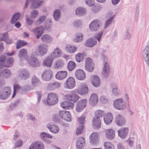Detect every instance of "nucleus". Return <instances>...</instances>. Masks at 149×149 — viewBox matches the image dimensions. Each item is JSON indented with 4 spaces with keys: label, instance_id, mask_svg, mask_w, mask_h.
<instances>
[{
    "label": "nucleus",
    "instance_id": "nucleus-1",
    "mask_svg": "<svg viewBox=\"0 0 149 149\" xmlns=\"http://www.w3.org/2000/svg\"><path fill=\"white\" fill-rule=\"evenodd\" d=\"M99 51L101 54L102 58L103 60L104 63L102 71V76L103 78H107L109 75L111 68L107 63V58L106 56L107 51L104 49H100Z\"/></svg>",
    "mask_w": 149,
    "mask_h": 149
},
{
    "label": "nucleus",
    "instance_id": "nucleus-2",
    "mask_svg": "<svg viewBox=\"0 0 149 149\" xmlns=\"http://www.w3.org/2000/svg\"><path fill=\"white\" fill-rule=\"evenodd\" d=\"M114 108L118 110H124L126 108V103L123 98H119L113 101Z\"/></svg>",
    "mask_w": 149,
    "mask_h": 149
},
{
    "label": "nucleus",
    "instance_id": "nucleus-3",
    "mask_svg": "<svg viewBox=\"0 0 149 149\" xmlns=\"http://www.w3.org/2000/svg\"><path fill=\"white\" fill-rule=\"evenodd\" d=\"M89 89L87 84L85 83L80 84L78 88L75 90V91L81 95H85L88 93Z\"/></svg>",
    "mask_w": 149,
    "mask_h": 149
},
{
    "label": "nucleus",
    "instance_id": "nucleus-4",
    "mask_svg": "<svg viewBox=\"0 0 149 149\" xmlns=\"http://www.w3.org/2000/svg\"><path fill=\"white\" fill-rule=\"evenodd\" d=\"M11 89L10 87L6 86L0 91V99L5 100L8 98L10 95Z\"/></svg>",
    "mask_w": 149,
    "mask_h": 149
},
{
    "label": "nucleus",
    "instance_id": "nucleus-5",
    "mask_svg": "<svg viewBox=\"0 0 149 149\" xmlns=\"http://www.w3.org/2000/svg\"><path fill=\"white\" fill-rule=\"evenodd\" d=\"M58 97L56 95L53 93H50L47 96V102L49 105H54L58 102Z\"/></svg>",
    "mask_w": 149,
    "mask_h": 149
},
{
    "label": "nucleus",
    "instance_id": "nucleus-6",
    "mask_svg": "<svg viewBox=\"0 0 149 149\" xmlns=\"http://www.w3.org/2000/svg\"><path fill=\"white\" fill-rule=\"evenodd\" d=\"M17 77L21 79L26 80L30 77L29 72L26 69H20L17 72Z\"/></svg>",
    "mask_w": 149,
    "mask_h": 149
},
{
    "label": "nucleus",
    "instance_id": "nucleus-7",
    "mask_svg": "<svg viewBox=\"0 0 149 149\" xmlns=\"http://www.w3.org/2000/svg\"><path fill=\"white\" fill-rule=\"evenodd\" d=\"M85 66L86 69L88 71L91 72L93 71L94 65L91 58H88L86 59Z\"/></svg>",
    "mask_w": 149,
    "mask_h": 149
},
{
    "label": "nucleus",
    "instance_id": "nucleus-8",
    "mask_svg": "<svg viewBox=\"0 0 149 149\" xmlns=\"http://www.w3.org/2000/svg\"><path fill=\"white\" fill-rule=\"evenodd\" d=\"M101 24V21L100 20L94 19L90 24L89 28L91 31H96L99 29Z\"/></svg>",
    "mask_w": 149,
    "mask_h": 149
},
{
    "label": "nucleus",
    "instance_id": "nucleus-9",
    "mask_svg": "<svg viewBox=\"0 0 149 149\" xmlns=\"http://www.w3.org/2000/svg\"><path fill=\"white\" fill-rule=\"evenodd\" d=\"M87 101L86 99H83L79 101L76 104V109L78 112L82 111L86 107Z\"/></svg>",
    "mask_w": 149,
    "mask_h": 149
},
{
    "label": "nucleus",
    "instance_id": "nucleus-10",
    "mask_svg": "<svg viewBox=\"0 0 149 149\" xmlns=\"http://www.w3.org/2000/svg\"><path fill=\"white\" fill-rule=\"evenodd\" d=\"M85 118V117L84 116H81L79 118L78 122L79 126L78 127L76 131V134L77 135H78L83 131Z\"/></svg>",
    "mask_w": 149,
    "mask_h": 149
},
{
    "label": "nucleus",
    "instance_id": "nucleus-11",
    "mask_svg": "<svg viewBox=\"0 0 149 149\" xmlns=\"http://www.w3.org/2000/svg\"><path fill=\"white\" fill-rule=\"evenodd\" d=\"M116 123L118 126L122 127L126 124V120L123 116L120 114H118L116 118Z\"/></svg>",
    "mask_w": 149,
    "mask_h": 149
},
{
    "label": "nucleus",
    "instance_id": "nucleus-12",
    "mask_svg": "<svg viewBox=\"0 0 149 149\" xmlns=\"http://www.w3.org/2000/svg\"><path fill=\"white\" fill-rule=\"evenodd\" d=\"M40 137L42 140L46 143L50 144L52 143V141L49 139L52 138V135L45 132H42L40 134Z\"/></svg>",
    "mask_w": 149,
    "mask_h": 149
},
{
    "label": "nucleus",
    "instance_id": "nucleus-13",
    "mask_svg": "<svg viewBox=\"0 0 149 149\" xmlns=\"http://www.w3.org/2000/svg\"><path fill=\"white\" fill-rule=\"evenodd\" d=\"M29 64L33 67L39 66L40 63L38 59L33 56H31L27 59Z\"/></svg>",
    "mask_w": 149,
    "mask_h": 149
},
{
    "label": "nucleus",
    "instance_id": "nucleus-14",
    "mask_svg": "<svg viewBox=\"0 0 149 149\" xmlns=\"http://www.w3.org/2000/svg\"><path fill=\"white\" fill-rule=\"evenodd\" d=\"M75 82L74 79L72 77L68 78L64 84L65 87L66 88L72 89L75 86Z\"/></svg>",
    "mask_w": 149,
    "mask_h": 149
},
{
    "label": "nucleus",
    "instance_id": "nucleus-15",
    "mask_svg": "<svg viewBox=\"0 0 149 149\" xmlns=\"http://www.w3.org/2000/svg\"><path fill=\"white\" fill-rule=\"evenodd\" d=\"M143 57L146 63L149 65V45H146L143 51Z\"/></svg>",
    "mask_w": 149,
    "mask_h": 149
},
{
    "label": "nucleus",
    "instance_id": "nucleus-16",
    "mask_svg": "<svg viewBox=\"0 0 149 149\" xmlns=\"http://www.w3.org/2000/svg\"><path fill=\"white\" fill-rule=\"evenodd\" d=\"M44 30V27L42 26H40L33 29V31L36 35L37 38L39 39L43 34Z\"/></svg>",
    "mask_w": 149,
    "mask_h": 149
},
{
    "label": "nucleus",
    "instance_id": "nucleus-17",
    "mask_svg": "<svg viewBox=\"0 0 149 149\" xmlns=\"http://www.w3.org/2000/svg\"><path fill=\"white\" fill-rule=\"evenodd\" d=\"M29 149H44V146L41 141H36L30 145Z\"/></svg>",
    "mask_w": 149,
    "mask_h": 149
},
{
    "label": "nucleus",
    "instance_id": "nucleus-18",
    "mask_svg": "<svg viewBox=\"0 0 149 149\" xmlns=\"http://www.w3.org/2000/svg\"><path fill=\"white\" fill-rule=\"evenodd\" d=\"M59 114L62 119L68 122L71 121V116L69 112L65 111H60Z\"/></svg>",
    "mask_w": 149,
    "mask_h": 149
},
{
    "label": "nucleus",
    "instance_id": "nucleus-19",
    "mask_svg": "<svg viewBox=\"0 0 149 149\" xmlns=\"http://www.w3.org/2000/svg\"><path fill=\"white\" fill-rule=\"evenodd\" d=\"M76 78L79 80H83L86 78V74L84 71L80 69L77 70L75 73Z\"/></svg>",
    "mask_w": 149,
    "mask_h": 149
},
{
    "label": "nucleus",
    "instance_id": "nucleus-20",
    "mask_svg": "<svg viewBox=\"0 0 149 149\" xmlns=\"http://www.w3.org/2000/svg\"><path fill=\"white\" fill-rule=\"evenodd\" d=\"M52 73L50 70L44 71L42 75V79L45 81H48L50 80L52 77Z\"/></svg>",
    "mask_w": 149,
    "mask_h": 149
},
{
    "label": "nucleus",
    "instance_id": "nucleus-21",
    "mask_svg": "<svg viewBox=\"0 0 149 149\" xmlns=\"http://www.w3.org/2000/svg\"><path fill=\"white\" fill-rule=\"evenodd\" d=\"M99 137V134L96 132H93L90 136V141L92 144L95 145L98 142V139Z\"/></svg>",
    "mask_w": 149,
    "mask_h": 149
},
{
    "label": "nucleus",
    "instance_id": "nucleus-22",
    "mask_svg": "<svg viewBox=\"0 0 149 149\" xmlns=\"http://www.w3.org/2000/svg\"><path fill=\"white\" fill-rule=\"evenodd\" d=\"M48 47V46L46 44L41 45H39L38 47L39 55L41 56L45 55L47 52Z\"/></svg>",
    "mask_w": 149,
    "mask_h": 149
},
{
    "label": "nucleus",
    "instance_id": "nucleus-23",
    "mask_svg": "<svg viewBox=\"0 0 149 149\" xmlns=\"http://www.w3.org/2000/svg\"><path fill=\"white\" fill-rule=\"evenodd\" d=\"M129 129L127 127H123L118 131L119 136L121 138L124 139L127 136Z\"/></svg>",
    "mask_w": 149,
    "mask_h": 149
},
{
    "label": "nucleus",
    "instance_id": "nucleus-24",
    "mask_svg": "<svg viewBox=\"0 0 149 149\" xmlns=\"http://www.w3.org/2000/svg\"><path fill=\"white\" fill-rule=\"evenodd\" d=\"M112 13L111 12H108L107 14V16L109 17L108 19L107 20L105 23L104 29H106L113 22L115 15L112 16Z\"/></svg>",
    "mask_w": 149,
    "mask_h": 149
},
{
    "label": "nucleus",
    "instance_id": "nucleus-25",
    "mask_svg": "<svg viewBox=\"0 0 149 149\" xmlns=\"http://www.w3.org/2000/svg\"><path fill=\"white\" fill-rule=\"evenodd\" d=\"M84 139L81 137L77 139L76 141V147L77 149H82L84 145Z\"/></svg>",
    "mask_w": 149,
    "mask_h": 149
},
{
    "label": "nucleus",
    "instance_id": "nucleus-26",
    "mask_svg": "<svg viewBox=\"0 0 149 149\" xmlns=\"http://www.w3.org/2000/svg\"><path fill=\"white\" fill-rule=\"evenodd\" d=\"M91 82L92 85L96 87H99L100 84L99 77L97 75H93L91 77Z\"/></svg>",
    "mask_w": 149,
    "mask_h": 149
},
{
    "label": "nucleus",
    "instance_id": "nucleus-27",
    "mask_svg": "<svg viewBox=\"0 0 149 149\" xmlns=\"http://www.w3.org/2000/svg\"><path fill=\"white\" fill-rule=\"evenodd\" d=\"M66 98L69 101H72L74 102H76L79 98V96L77 94L72 93L66 95Z\"/></svg>",
    "mask_w": 149,
    "mask_h": 149
},
{
    "label": "nucleus",
    "instance_id": "nucleus-28",
    "mask_svg": "<svg viewBox=\"0 0 149 149\" xmlns=\"http://www.w3.org/2000/svg\"><path fill=\"white\" fill-rule=\"evenodd\" d=\"M113 119L112 114L110 113H108L105 115L104 120L107 125H109L111 123Z\"/></svg>",
    "mask_w": 149,
    "mask_h": 149
},
{
    "label": "nucleus",
    "instance_id": "nucleus-29",
    "mask_svg": "<svg viewBox=\"0 0 149 149\" xmlns=\"http://www.w3.org/2000/svg\"><path fill=\"white\" fill-rule=\"evenodd\" d=\"M98 101V97L96 93L92 94L89 99L90 104L92 106L97 104Z\"/></svg>",
    "mask_w": 149,
    "mask_h": 149
},
{
    "label": "nucleus",
    "instance_id": "nucleus-30",
    "mask_svg": "<svg viewBox=\"0 0 149 149\" xmlns=\"http://www.w3.org/2000/svg\"><path fill=\"white\" fill-rule=\"evenodd\" d=\"M92 125L94 128L98 129L101 126V120L96 117H94L92 120Z\"/></svg>",
    "mask_w": 149,
    "mask_h": 149
},
{
    "label": "nucleus",
    "instance_id": "nucleus-31",
    "mask_svg": "<svg viewBox=\"0 0 149 149\" xmlns=\"http://www.w3.org/2000/svg\"><path fill=\"white\" fill-rule=\"evenodd\" d=\"M18 56L20 60H26L27 56L26 49H21L18 53Z\"/></svg>",
    "mask_w": 149,
    "mask_h": 149
},
{
    "label": "nucleus",
    "instance_id": "nucleus-32",
    "mask_svg": "<svg viewBox=\"0 0 149 149\" xmlns=\"http://www.w3.org/2000/svg\"><path fill=\"white\" fill-rule=\"evenodd\" d=\"M67 74V72L66 71H59L57 73L56 75V79H58L62 80L66 77Z\"/></svg>",
    "mask_w": 149,
    "mask_h": 149
},
{
    "label": "nucleus",
    "instance_id": "nucleus-33",
    "mask_svg": "<svg viewBox=\"0 0 149 149\" xmlns=\"http://www.w3.org/2000/svg\"><path fill=\"white\" fill-rule=\"evenodd\" d=\"M97 41L96 39L90 38L86 40V42L85 45L88 47H92L97 44Z\"/></svg>",
    "mask_w": 149,
    "mask_h": 149
},
{
    "label": "nucleus",
    "instance_id": "nucleus-34",
    "mask_svg": "<svg viewBox=\"0 0 149 149\" xmlns=\"http://www.w3.org/2000/svg\"><path fill=\"white\" fill-rule=\"evenodd\" d=\"M107 138L110 139H113L115 137V132L113 130L110 129L107 130L105 133Z\"/></svg>",
    "mask_w": 149,
    "mask_h": 149
},
{
    "label": "nucleus",
    "instance_id": "nucleus-35",
    "mask_svg": "<svg viewBox=\"0 0 149 149\" xmlns=\"http://www.w3.org/2000/svg\"><path fill=\"white\" fill-rule=\"evenodd\" d=\"M74 105L73 103L68 102H63L61 104V107L65 109H72Z\"/></svg>",
    "mask_w": 149,
    "mask_h": 149
},
{
    "label": "nucleus",
    "instance_id": "nucleus-36",
    "mask_svg": "<svg viewBox=\"0 0 149 149\" xmlns=\"http://www.w3.org/2000/svg\"><path fill=\"white\" fill-rule=\"evenodd\" d=\"M61 50L57 47L54 50V52L52 53L49 56L52 57L53 59L58 57L61 55Z\"/></svg>",
    "mask_w": 149,
    "mask_h": 149
},
{
    "label": "nucleus",
    "instance_id": "nucleus-37",
    "mask_svg": "<svg viewBox=\"0 0 149 149\" xmlns=\"http://www.w3.org/2000/svg\"><path fill=\"white\" fill-rule=\"evenodd\" d=\"M42 41L46 43H50L52 40V38L49 35L46 34L43 35L41 37Z\"/></svg>",
    "mask_w": 149,
    "mask_h": 149
},
{
    "label": "nucleus",
    "instance_id": "nucleus-38",
    "mask_svg": "<svg viewBox=\"0 0 149 149\" xmlns=\"http://www.w3.org/2000/svg\"><path fill=\"white\" fill-rule=\"evenodd\" d=\"M86 12V9L84 8H78L75 10L76 14L78 16H81L84 15L85 14Z\"/></svg>",
    "mask_w": 149,
    "mask_h": 149
},
{
    "label": "nucleus",
    "instance_id": "nucleus-39",
    "mask_svg": "<svg viewBox=\"0 0 149 149\" xmlns=\"http://www.w3.org/2000/svg\"><path fill=\"white\" fill-rule=\"evenodd\" d=\"M60 85L59 83L57 82L49 84L47 86V88L49 90H53L59 88Z\"/></svg>",
    "mask_w": 149,
    "mask_h": 149
},
{
    "label": "nucleus",
    "instance_id": "nucleus-40",
    "mask_svg": "<svg viewBox=\"0 0 149 149\" xmlns=\"http://www.w3.org/2000/svg\"><path fill=\"white\" fill-rule=\"evenodd\" d=\"M11 74V72L8 69H4L0 72V77L7 78L10 77Z\"/></svg>",
    "mask_w": 149,
    "mask_h": 149
},
{
    "label": "nucleus",
    "instance_id": "nucleus-41",
    "mask_svg": "<svg viewBox=\"0 0 149 149\" xmlns=\"http://www.w3.org/2000/svg\"><path fill=\"white\" fill-rule=\"evenodd\" d=\"M47 127L50 131L53 133H57L59 131V127L55 125H47Z\"/></svg>",
    "mask_w": 149,
    "mask_h": 149
},
{
    "label": "nucleus",
    "instance_id": "nucleus-42",
    "mask_svg": "<svg viewBox=\"0 0 149 149\" xmlns=\"http://www.w3.org/2000/svg\"><path fill=\"white\" fill-rule=\"evenodd\" d=\"M53 60L54 59L52 58L51 56H49L46 60L43 61V64L45 65L46 66L51 67L53 61Z\"/></svg>",
    "mask_w": 149,
    "mask_h": 149
},
{
    "label": "nucleus",
    "instance_id": "nucleus-43",
    "mask_svg": "<svg viewBox=\"0 0 149 149\" xmlns=\"http://www.w3.org/2000/svg\"><path fill=\"white\" fill-rule=\"evenodd\" d=\"M42 3V2L41 1L39 0H33L31 8V9L37 8L39 7Z\"/></svg>",
    "mask_w": 149,
    "mask_h": 149
},
{
    "label": "nucleus",
    "instance_id": "nucleus-44",
    "mask_svg": "<svg viewBox=\"0 0 149 149\" xmlns=\"http://www.w3.org/2000/svg\"><path fill=\"white\" fill-rule=\"evenodd\" d=\"M61 16V11L60 10H56L54 12L53 17L54 20L56 21H58Z\"/></svg>",
    "mask_w": 149,
    "mask_h": 149
},
{
    "label": "nucleus",
    "instance_id": "nucleus-45",
    "mask_svg": "<svg viewBox=\"0 0 149 149\" xmlns=\"http://www.w3.org/2000/svg\"><path fill=\"white\" fill-rule=\"evenodd\" d=\"M86 55L85 53H79L77 54L75 56L76 61L78 62H81L84 59V56Z\"/></svg>",
    "mask_w": 149,
    "mask_h": 149
},
{
    "label": "nucleus",
    "instance_id": "nucleus-46",
    "mask_svg": "<svg viewBox=\"0 0 149 149\" xmlns=\"http://www.w3.org/2000/svg\"><path fill=\"white\" fill-rule=\"evenodd\" d=\"M102 9V7L100 5L97 4L93 5L92 8V12L94 13L98 12Z\"/></svg>",
    "mask_w": 149,
    "mask_h": 149
},
{
    "label": "nucleus",
    "instance_id": "nucleus-47",
    "mask_svg": "<svg viewBox=\"0 0 149 149\" xmlns=\"http://www.w3.org/2000/svg\"><path fill=\"white\" fill-rule=\"evenodd\" d=\"M72 24L74 27L81 28L82 25V22L81 20L77 19L74 21Z\"/></svg>",
    "mask_w": 149,
    "mask_h": 149
},
{
    "label": "nucleus",
    "instance_id": "nucleus-48",
    "mask_svg": "<svg viewBox=\"0 0 149 149\" xmlns=\"http://www.w3.org/2000/svg\"><path fill=\"white\" fill-rule=\"evenodd\" d=\"M62 118L61 116L59 113L58 114H55L53 117L52 119L53 121L57 123H61V122Z\"/></svg>",
    "mask_w": 149,
    "mask_h": 149
},
{
    "label": "nucleus",
    "instance_id": "nucleus-49",
    "mask_svg": "<svg viewBox=\"0 0 149 149\" xmlns=\"http://www.w3.org/2000/svg\"><path fill=\"white\" fill-rule=\"evenodd\" d=\"M20 15L19 13H15L12 16L10 22L11 24H14L16 21H17L19 18Z\"/></svg>",
    "mask_w": 149,
    "mask_h": 149
},
{
    "label": "nucleus",
    "instance_id": "nucleus-50",
    "mask_svg": "<svg viewBox=\"0 0 149 149\" xmlns=\"http://www.w3.org/2000/svg\"><path fill=\"white\" fill-rule=\"evenodd\" d=\"M46 16L45 15L41 16L39 17L35 22L36 25H39L42 23L46 19Z\"/></svg>",
    "mask_w": 149,
    "mask_h": 149
},
{
    "label": "nucleus",
    "instance_id": "nucleus-51",
    "mask_svg": "<svg viewBox=\"0 0 149 149\" xmlns=\"http://www.w3.org/2000/svg\"><path fill=\"white\" fill-rule=\"evenodd\" d=\"M105 114L104 111L102 110H98L96 111L95 113V116L98 119H100Z\"/></svg>",
    "mask_w": 149,
    "mask_h": 149
},
{
    "label": "nucleus",
    "instance_id": "nucleus-52",
    "mask_svg": "<svg viewBox=\"0 0 149 149\" xmlns=\"http://www.w3.org/2000/svg\"><path fill=\"white\" fill-rule=\"evenodd\" d=\"M77 49V48L74 46H68L66 48V51L69 53L74 52Z\"/></svg>",
    "mask_w": 149,
    "mask_h": 149
},
{
    "label": "nucleus",
    "instance_id": "nucleus-53",
    "mask_svg": "<svg viewBox=\"0 0 149 149\" xmlns=\"http://www.w3.org/2000/svg\"><path fill=\"white\" fill-rule=\"evenodd\" d=\"M28 43L24 40H19L16 44V48L19 49L21 47L27 45Z\"/></svg>",
    "mask_w": 149,
    "mask_h": 149
},
{
    "label": "nucleus",
    "instance_id": "nucleus-54",
    "mask_svg": "<svg viewBox=\"0 0 149 149\" xmlns=\"http://www.w3.org/2000/svg\"><path fill=\"white\" fill-rule=\"evenodd\" d=\"M63 65L64 64L63 61L61 60H57L56 62L54 67L55 69H57L63 67Z\"/></svg>",
    "mask_w": 149,
    "mask_h": 149
},
{
    "label": "nucleus",
    "instance_id": "nucleus-55",
    "mask_svg": "<svg viewBox=\"0 0 149 149\" xmlns=\"http://www.w3.org/2000/svg\"><path fill=\"white\" fill-rule=\"evenodd\" d=\"M76 67L75 63L72 61H70L69 62L68 68V70L70 71H72Z\"/></svg>",
    "mask_w": 149,
    "mask_h": 149
},
{
    "label": "nucleus",
    "instance_id": "nucleus-56",
    "mask_svg": "<svg viewBox=\"0 0 149 149\" xmlns=\"http://www.w3.org/2000/svg\"><path fill=\"white\" fill-rule=\"evenodd\" d=\"M113 95L116 97H118L121 94L120 90L118 88H115L112 90Z\"/></svg>",
    "mask_w": 149,
    "mask_h": 149
},
{
    "label": "nucleus",
    "instance_id": "nucleus-57",
    "mask_svg": "<svg viewBox=\"0 0 149 149\" xmlns=\"http://www.w3.org/2000/svg\"><path fill=\"white\" fill-rule=\"evenodd\" d=\"M104 149H114V146L111 143L105 142L104 143Z\"/></svg>",
    "mask_w": 149,
    "mask_h": 149
},
{
    "label": "nucleus",
    "instance_id": "nucleus-58",
    "mask_svg": "<svg viewBox=\"0 0 149 149\" xmlns=\"http://www.w3.org/2000/svg\"><path fill=\"white\" fill-rule=\"evenodd\" d=\"M7 64L4 65V66L9 67H10L12 65L13 60L12 57H10L6 61Z\"/></svg>",
    "mask_w": 149,
    "mask_h": 149
},
{
    "label": "nucleus",
    "instance_id": "nucleus-59",
    "mask_svg": "<svg viewBox=\"0 0 149 149\" xmlns=\"http://www.w3.org/2000/svg\"><path fill=\"white\" fill-rule=\"evenodd\" d=\"M39 82V79L36 77L35 76L33 77L32 79V82L33 85L34 86H36Z\"/></svg>",
    "mask_w": 149,
    "mask_h": 149
},
{
    "label": "nucleus",
    "instance_id": "nucleus-60",
    "mask_svg": "<svg viewBox=\"0 0 149 149\" xmlns=\"http://www.w3.org/2000/svg\"><path fill=\"white\" fill-rule=\"evenodd\" d=\"M18 103L19 102L18 101H16L13 103H11L9 105L8 109V110L11 111L13 110L17 106Z\"/></svg>",
    "mask_w": 149,
    "mask_h": 149
},
{
    "label": "nucleus",
    "instance_id": "nucleus-61",
    "mask_svg": "<svg viewBox=\"0 0 149 149\" xmlns=\"http://www.w3.org/2000/svg\"><path fill=\"white\" fill-rule=\"evenodd\" d=\"M38 11L36 10H34L31 13L30 17L31 19L35 18L38 16Z\"/></svg>",
    "mask_w": 149,
    "mask_h": 149
},
{
    "label": "nucleus",
    "instance_id": "nucleus-62",
    "mask_svg": "<svg viewBox=\"0 0 149 149\" xmlns=\"http://www.w3.org/2000/svg\"><path fill=\"white\" fill-rule=\"evenodd\" d=\"M131 35L129 33L128 30H126L124 34V39L125 40H129L131 38Z\"/></svg>",
    "mask_w": 149,
    "mask_h": 149
},
{
    "label": "nucleus",
    "instance_id": "nucleus-63",
    "mask_svg": "<svg viewBox=\"0 0 149 149\" xmlns=\"http://www.w3.org/2000/svg\"><path fill=\"white\" fill-rule=\"evenodd\" d=\"M44 26L46 30L49 29L52 26V21L49 20L48 22H45Z\"/></svg>",
    "mask_w": 149,
    "mask_h": 149
},
{
    "label": "nucleus",
    "instance_id": "nucleus-64",
    "mask_svg": "<svg viewBox=\"0 0 149 149\" xmlns=\"http://www.w3.org/2000/svg\"><path fill=\"white\" fill-rule=\"evenodd\" d=\"M101 102L103 104H106L108 102V99L105 96H102L100 98Z\"/></svg>",
    "mask_w": 149,
    "mask_h": 149
}]
</instances>
